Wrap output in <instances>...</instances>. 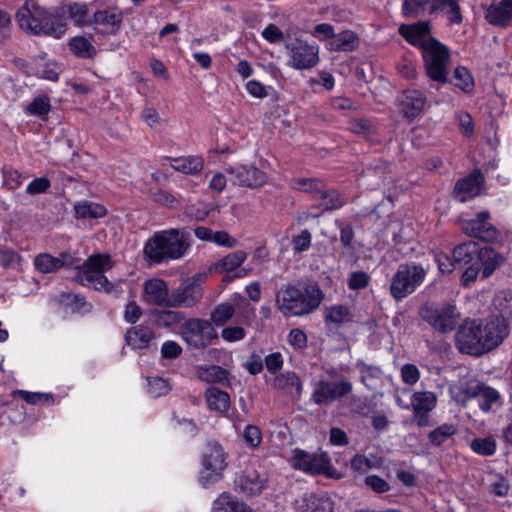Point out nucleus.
I'll return each instance as SVG.
<instances>
[{
  "instance_id": "f257e3e1",
  "label": "nucleus",
  "mask_w": 512,
  "mask_h": 512,
  "mask_svg": "<svg viewBox=\"0 0 512 512\" xmlns=\"http://www.w3.org/2000/svg\"><path fill=\"white\" fill-rule=\"evenodd\" d=\"M509 335L497 319L465 320L456 332V346L461 353L480 356L498 347Z\"/></svg>"
},
{
  "instance_id": "f03ea898",
  "label": "nucleus",
  "mask_w": 512,
  "mask_h": 512,
  "mask_svg": "<svg viewBox=\"0 0 512 512\" xmlns=\"http://www.w3.org/2000/svg\"><path fill=\"white\" fill-rule=\"evenodd\" d=\"M60 268L77 269L74 279L83 286L110 293L114 285L109 282L104 273L113 267V261L107 253H95L90 255L83 263L69 253H63L59 257Z\"/></svg>"
},
{
  "instance_id": "7ed1b4c3",
  "label": "nucleus",
  "mask_w": 512,
  "mask_h": 512,
  "mask_svg": "<svg viewBox=\"0 0 512 512\" xmlns=\"http://www.w3.org/2000/svg\"><path fill=\"white\" fill-rule=\"evenodd\" d=\"M325 298L315 282L286 285L276 293V307L285 317H302L316 311Z\"/></svg>"
},
{
  "instance_id": "20e7f679",
  "label": "nucleus",
  "mask_w": 512,
  "mask_h": 512,
  "mask_svg": "<svg viewBox=\"0 0 512 512\" xmlns=\"http://www.w3.org/2000/svg\"><path fill=\"white\" fill-rule=\"evenodd\" d=\"M19 27L35 36L61 38L66 33V24L54 11L40 6L35 0H25L15 15Z\"/></svg>"
},
{
  "instance_id": "39448f33",
  "label": "nucleus",
  "mask_w": 512,
  "mask_h": 512,
  "mask_svg": "<svg viewBox=\"0 0 512 512\" xmlns=\"http://www.w3.org/2000/svg\"><path fill=\"white\" fill-rule=\"evenodd\" d=\"M189 248V235L185 231L169 229L156 232L149 238L143 253L150 263L161 264L184 257Z\"/></svg>"
},
{
  "instance_id": "423d86ee",
  "label": "nucleus",
  "mask_w": 512,
  "mask_h": 512,
  "mask_svg": "<svg viewBox=\"0 0 512 512\" xmlns=\"http://www.w3.org/2000/svg\"><path fill=\"white\" fill-rule=\"evenodd\" d=\"M227 467V453L222 445L216 441H208L201 458L199 482L208 487L218 482Z\"/></svg>"
},
{
  "instance_id": "0eeeda50",
  "label": "nucleus",
  "mask_w": 512,
  "mask_h": 512,
  "mask_svg": "<svg viewBox=\"0 0 512 512\" xmlns=\"http://www.w3.org/2000/svg\"><path fill=\"white\" fill-rule=\"evenodd\" d=\"M427 271L421 265L406 263L399 265L390 283L392 297L399 301L412 294L425 280Z\"/></svg>"
},
{
  "instance_id": "6e6552de",
  "label": "nucleus",
  "mask_w": 512,
  "mask_h": 512,
  "mask_svg": "<svg viewBox=\"0 0 512 512\" xmlns=\"http://www.w3.org/2000/svg\"><path fill=\"white\" fill-rule=\"evenodd\" d=\"M421 51L428 77L433 81L446 83L450 58L448 48L438 40H433Z\"/></svg>"
},
{
  "instance_id": "1a4fd4ad",
  "label": "nucleus",
  "mask_w": 512,
  "mask_h": 512,
  "mask_svg": "<svg viewBox=\"0 0 512 512\" xmlns=\"http://www.w3.org/2000/svg\"><path fill=\"white\" fill-rule=\"evenodd\" d=\"M421 318L435 331L447 334L456 329L460 321V313L452 304H443L436 307H422Z\"/></svg>"
},
{
  "instance_id": "9d476101",
  "label": "nucleus",
  "mask_w": 512,
  "mask_h": 512,
  "mask_svg": "<svg viewBox=\"0 0 512 512\" xmlns=\"http://www.w3.org/2000/svg\"><path fill=\"white\" fill-rule=\"evenodd\" d=\"M181 335L188 345L199 349L210 345L217 338V331L210 321L191 318L183 323Z\"/></svg>"
},
{
  "instance_id": "9b49d317",
  "label": "nucleus",
  "mask_w": 512,
  "mask_h": 512,
  "mask_svg": "<svg viewBox=\"0 0 512 512\" xmlns=\"http://www.w3.org/2000/svg\"><path fill=\"white\" fill-rule=\"evenodd\" d=\"M295 469L302 470L311 475L332 476L334 467L326 453H309L304 450H295L290 460Z\"/></svg>"
},
{
  "instance_id": "f8f14e48",
  "label": "nucleus",
  "mask_w": 512,
  "mask_h": 512,
  "mask_svg": "<svg viewBox=\"0 0 512 512\" xmlns=\"http://www.w3.org/2000/svg\"><path fill=\"white\" fill-rule=\"evenodd\" d=\"M352 391V384L347 380L328 381L319 380L314 387L312 400L315 404L329 406L333 402L348 395Z\"/></svg>"
},
{
  "instance_id": "ddd939ff",
  "label": "nucleus",
  "mask_w": 512,
  "mask_h": 512,
  "mask_svg": "<svg viewBox=\"0 0 512 512\" xmlns=\"http://www.w3.org/2000/svg\"><path fill=\"white\" fill-rule=\"evenodd\" d=\"M290 54V65L296 69H310L319 61V47L306 41L294 39L287 45Z\"/></svg>"
},
{
  "instance_id": "4468645a",
  "label": "nucleus",
  "mask_w": 512,
  "mask_h": 512,
  "mask_svg": "<svg viewBox=\"0 0 512 512\" xmlns=\"http://www.w3.org/2000/svg\"><path fill=\"white\" fill-rule=\"evenodd\" d=\"M203 296L200 284L193 279L181 283L170 292L169 307L191 308L195 306Z\"/></svg>"
},
{
  "instance_id": "2eb2a0df",
  "label": "nucleus",
  "mask_w": 512,
  "mask_h": 512,
  "mask_svg": "<svg viewBox=\"0 0 512 512\" xmlns=\"http://www.w3.org/2000/svg\"><path fill=\"white\" fill-rule=\"evenodd\" d=\"M225 172L231 176L234 185L248 188L260 187L268 179L266 173L254 165L229 166L225 168Z\"/></svg>"
},
{
  "instance_id": "dca6fc26",
  "label": "nucleus",
  "mask_w": 512,
  "mask_h": 512,
  "mask_svg": "<svg viewBox=\"0 0 512 512\" xmlns=\"http://www.w3.org/2000/svg\"><path fill=\"white\" fill-rule=\"evenodd\" d=\"M489 218V212H479L474 219L463 222L462 229L471 237L485 242H493L498 239L499 232L494 225L488 222Z\"/></svg>"
},
{
  "instance_id": "f3484780",
  "label": "nucleus",
  "mask_w": 512,
  "mask_h": 512,
  "mask_svg": "<svg viewBox=\"0 0 512 512\" xmlns=\"http://www.w3.org/2000/svg\"><path fill=\"white\" fill-rule=\"evenodd\" d=\"M316 201H318L317 208L320 210L318 213L305 212L299 218L301 222H306L310 218H316L326 211H332L342 208L346 204L345 197L336 189H328L326 184L322 188Z\"/></svg>"
},
{
  "instance_id": "a211bd4d",
  "label": "nucleus",
  "mask_w": 512,
  "mask_h": 512,
  "mask_svg": "<svg viewBox=\"0 0 512 512\" xmlns=\"http://www.w3.org/2000/svg\"><path fill=\"white\" fill-rule=\"evenodd\" d=\"M142 299L149 305L169 307L170 291L167 283L160 278L145 281Z\"/></svg>"
},
{
  "instance_id": "6ab92c4d",
  "label": "nucleus",
  "mask_w": 512,
  "mask_h": 512,
  "mask_svg": "<svg viewBox=\"0 0 512 512\" xmlns=\"http://www.w3.org/2000/svg\"><path fill=\"white\" fill-rule=\"evenodd\" d=\"M123 14L117 8H108L94 13L92 24L94 29L107 35H114L120 29Z\"/></svg>"
},
{
  "instance_id": "aec40b11",
  "label": "nucleus",
  "mask_w": 512,
  "mask_h": 512,
  "mask_svg": "<svg viewBox=\"0 0 512 512\" xmlns=\"http://www.w3.org/2000/svg\"><path fill=\"white\" fill-rule=\"evenodd\" d=\"M400 35L410 44L424 49L426 44L430 43L435 38L430 36L431 27L429 21H420L413 24H402L399 27Z\"/></svg>"
},
{
  "instance_id": "412c9836",
  "label": "nucleus",
  "mask_w": 512,
  "mask_h": 512,
  "mask_svg": "<svg viewBox=\"0 0 512 512\" xmlns=\"http://www.w3.org/2000/svg\"><path fill=\"white\" fill-rule=\"evenodd\" d=\"M267 485V476L255 470L245 471L235 480V488L247 496H255L262 493Z\"/></svg>"
},
{
  "instance_id": "4be33fe9",
  "label": "nucleus",
  "mask_w": 512,
  "mask_h": 512,
  "mask_svg": "<svg viewBox=\"0 0 512 512\" xmlns=\"http://www.w3.org/2000/svg\"><path fill=\"white\" fill-rule=\"evenodd\" d=\"M398 102L404 117L414 119L423 112L426 97L420 91L406 90L401 94Z\"/></svg>"
},
{
  "instance_id": "5701e85b",
  "label": "nucleus",
  "mask_w": 512,
  "mask_h": 512,
  "mask_svg": "<svg viewBox=\"0 0 512 512\" xmlns=\"http://www.w3.org/2000/svg\"><path fill=\"white\" fill-rule=\"evenodd\" d=\"M461 390L468 398H477L480 408L486 412L489 411L492 404L496 403L500 398L497 390L482 383L466 385L463 386Z\"/></svg>"
},
{
  "instance_id": "b1692460",
  "label": "nucleus",
  "mask_w": 512,
  "mask_h": 512,
  "mask_svg": "<svg viewBox=\"0 0 512 512\" xmlns=\"http://www.w3.org/2000/svg\"><path fill=\"white\" fill-rule=\"evenodd\" d=\"M483 181L484 178L479 172H474L468 177L459 180L453 191L455 198L460 202H465L466 200L478 195Z\"/></svg>"
},
{
  "instance_id": "393cba45",
  "label": "nucleus",
  "mask_w": 512,
  "mask_h": 512,
  "mask_svg": "<svg viewBox=\"0 0 512 512\" xmlns=\"http://www.w3.org/2000/svg\"><path fill=\"white\" fill-rule=\"evenodd\" d=\"M485 19L492 25L507 27L512 21V0H502L486 8Z\"/></svg>"
},
{
  "instance_id": "a878e982",
  "label": "nucleus",
  "mask_w": 512,
  "mask_h": 512,
  "mask_svg": "<svg viewBox=\"0 0 512 512\" xmlns=\"http://www.w3.org/2000/svg\"><path fill=\"white\" fill-rule=\"evenodd\" d=\"M359 37L351 30H344L335 34L326 44L327 49L334 52H353L358 49Z\"/></svg>"
},
{
  "instance_id": "bb28decb",
  "label": "nucleus",
  "mask_w": 512,
  "mask_h": 512,
  "mask_svg": "<svg viewBox=\"0 0 512 512\" xmlns=\"http://www.w3.org/2000/svg\"><path fill=\"white\" fill-rule=\"evenodd\" d=\"M154 339V332L144 325H137L127 330L125 342L133 349H145Z\"/></svg>"
},
{
  "instance_id": "cd10ccee",
  "label": "nucleus",
  "mask_w": 512,
  "mask_h": 512,
  "mask_svg": "<svg viewBox=\"0 0 512 512\" xmlns=\"http://www.w3.org/2000/svg\"><path fill=\"white\" fill-rule=\"evenodd\" d=\"M429 14L445 12L451 24H460L463 21L461 8L457 0H430Z\"/></svg>"
},
{
  "instance_id": "c85d7f7f",
  "label": "nucleus",
  "mask_w": 512,
  "mask_h": 512,
  "mask_svg": "<svg viewBox=\"0 0 512 512\" xmlns=\"http://www.w3.org/2000/svg\"><path fill=\"white\" fill-rule=\"evenodd\" d=\"M299 512H332V503L327 497H319L313 493L304 494L296 501Z\"/></svg>"
},
{
  "instance_id": "c756f323",
  "label": "nucleus",
  "mask_w": 512,
  "mask_h": 512,
  "mask_svg": "<svg viewBox=\"0 0 512 512\" xmlns=\"http://www.w3.org/2000/svg\"><path fill=\"white\" fill-rule=\"evenodd\" d=\"M494 311L498 315H492L488 319H497L502 321L509 331L508 319L512 315V292L503 290L497 293L493 299Z\"/></svg>"
},
{
  "instance_id": "7c9ffc66",
  "label": "nucleus",
  "mask_w": 512,
  "mask_h": 512,
  "mask_svg": "<svg viewBox=\"0 0 512 512\" xmlns=\"http://www.w3.org/2000/svg\"><path fill=\"white\" fill-rule=\"evenodd\" d=\"M154 323L161 328L174 329L183 325L185 315L175 310H154L152 312Z\"/></svg>"
},
{
  "instance_id": "2f4dec72",
  "label": "nucleus",
  "mask_w": 512,
  "mask_h": 512,
  "mask_svg": "<svg viewBox=\"0 0 512 512\" xmlns=\"http://www.w3.org/2000/svg\"><path fill=\"white\" fill-rule=\"evenodd\" d=\"M273 386L287 393H292L294 389L298 398L301 396L303 390L301 379L294 371H286L278 374L274 378Z\"/></svg>"
},
{
  "instance_id": "473e14b6",
  "label": "nucleus",
  "mask_w": 512,
  "mask_h": 512,
  "mask_svg": "<svg viewBox=\"0 0 512 512\" xmlns=\"http://www.w3.org/2000/svg\"><path fill=\"white\" fill-rule=\"evenodd\" d=\"M503 262V257L491 248H481L477 263L482 271V277L488 278L495 269Z\"/></svg>"
},
{
  "instance_id": "72a5a7b5",
  "label": "nucleus",
  "mask_w": 512,
  "mask_h": 512,
  "mask_svg": "<svg viewBox=\"0 0 512 512\" xmlns=\"http://www.w3.org/2000/svg\"><path fill=\"white\" fill-rule=\"evenodd\" d=\"M479 245L474 241L459 244L453 249L452 257L456 264H471L476 262L480 252Z\"/></svg>"
},
{
  "instance_id": "f704fd0d",
  "label": "nucleus",
  "mask_w": 512,
  "mask_h": 512,
  "mask_svg": "<svg viewBox=\"0 0 512 512\" xmlns=\"http://www.w3.org/2000/svg\"><path fill=\"white\" fill-rule=\"evenodd\" d=\"M205 398L209 409L224 413L229 409L230 396L227 392L216 387H209L205 391Z\"/></svg>"
},
{
  "instance_id": "c9c22d12",
  "label": "nucleus",
  "mask_w": 512,
  "mask_h": 512,
  "mask_svg": "<svg viewBox=\"0 0 512 512\" xmlns=\"http://www.w3.org/2000/svg\"><path fill=\"white\" fill-rule=\"evenodd\" d=\"M170 165L177 171L193 175L203 169L204 161L199 156H186L170 159Z\"/></svg>"
},
{
  "instance_id": "e433bc0d",
  "label": "nucleus",
  "mask_w": 512,
  "mask_h": 512,
  "mask_svg": "<svg viewBox=\"0 0 512 512\" xmlns=\"http://www.w3.org/2000/svg\"><path fill=\"white\" fill-rule=\"evenodd\" d=\"M383 464V458L374 455L367 457L363 454H356L350 460L351 469L360 475L365 474L368 470L380 468Z\"/></svg>"
},
{
  "instance_id": "4c0bfd02",
  "label": "nucleus",
  "mask_w": 512,
  "mask_h": 512,
  "mask_svg": "<svg viewBox=\"0 0 512 512\" xmlns=\"http://www.w3.org/2000/svg\"><path fill=\"white\" fill-rule=\"evenodd\" d=\"M325 183L319 178L299 177L291 180V187L295 190L309 193L313 199H317Z\"/></svg>"
},
{
  "instance_id": "58836bf2",
  "label": "nucleus",
  "mask_w": 512,
  "mask_h": 512,
  "mask_svg": "<svg viewBox=\"0 0 512 512\" xmlns=\"http://www.w3.org/2000/svg\"><path fill=\"white\" fill-rule=\"evenodd\" d=\"M246 258L247 254L242 250L229 253L214 264V269L220 273L233 271L240 267Z\"/></svg>"
},
{
  "instance_id": "ea45409f",
  "label": "nucleus",
  "mask_w": 512,
  "mask_h": 512,
  "mask_svg": "<svg viewBox=\"0 0 512 512\" xmlns=\"http://www.w3.org/2000/svg\"><path fill=\"white\" fill-rule=\"evenodd\" d=\"M353 315L346 305H332L325 309V321L336 325L351 322Z\"/></svg>"
},
{
  "instance_id": "a19ab883",
  "label": "nucleus",
  "mask_w": 512,
  "mask_h": 512,
  "mask_svg": "<svg viewBox=\"0 0 512 512\" xmlns=\"http://www.w3.org/2000/svg\"><path fill=\"white\" fill-rule=\"evenodd\" d=\"M69 48L79 58H93L97 50L91 42L82 36H77L69 41Z\"/></svg>"
},
{
  "instance_id": "79ce46f5",
  "label": "nucleus",
  "mask_w": 512,
  "mask_h": 512,
  "mask_svg": "<svg viewBox=\"0 0 512 512\" xmlns=\"http://www.w3.org/2000/svg\"><path fill=\"white\" fill-rule=\"evenodd\" d=\"M75 214L77 218L81 219H96L106 215L107 210L103 205L83 202L75 205Z\"/></svg>"
},
{
  "instance_id": "37998d69",
  "label": "nucleus",
  "mask_w": 512,
  "mask_h": 512,
  "mask_svg": "<svg viewBox=\"0 0 512 512\" xmlns=\"http://www.w3.org/2000/svg\"><path fill=\"white\" fill-rule=\"evenodd\" d=\"M411 405L414 413L430 412L436 405V396L432 392H415Z\"/></svg>"
},
{
  "instance_id": "c03bdc74",
  "label": "nucleus",
  "mask_w": 512,
  "mask_h": 512,
  "mask_svg": "<svg viewBox=\"0 0 512 512\" xmlns=\"http://www.w3.org/2000/svg\"><path fill=\"white\" fill-rule=\"evenodd\" d=\"M200 380L207 383H222L227 380V371L218 365L200 367L197 371Z\"/></svg>"
},
{
  "instance_id": "a18cd8bd",
  "label": "nucleus",
  "mask_w": 512,
  "mask_h": 512,
  "mask_svg": "<svg viewBox=\"0 0 512 512\" xmlns=\"http://www.w3.org/2000/svg\"><path fill=\"white\" fill-rule=\"evenodd\" d=\"M235 307L228 302L218 304L210 314V322L216 326L226 324L234 315Z\"/></svg>"
},
{
  "instance_id": "49530a36",
  "label": "nucleus",
  "mask_w": 512,
  "mask_h": 512,
  "mask_svg": "<svg viewBox=\"0 0 512 512\" xmlns=\"http://www.w3.org/2000/svg\"><path fill=\"white\" fill-rule=\"evenodd\" d=\"M427 6H430V0H403L402 15L408 19L417 18L423 15Z\"/></svg>"
},
{
  "instance_id": "de8ad7c7",
  "label": "nucleus",
  "mask_w": 512,
  "mask_h": 512,
  "mask_svg": "<svg viewBox=\"0 0 512 512\" xmlns=\"http://www.w3.org/2000/svg\"><path fill=\"white\" fill-rule=\"evenodd\" d=\"M457 432V427L453 424H442L431 431L428 435L430 442L434 446H440Z\"/></svg>"
},
{
  "instance_id": "09e8293b",
  "label": "nucleus",
  "mask_w": 512,
  "mask_h": 512,
  "mask_svg": "<svg viewBox=\"0 0 512 512\" xmlns=\"http://www.w3.org/2000/svg\"><path fill=\"white\" fill-rule=\"evenodd\" d=\"M470 447L475 453L479 455L490 456L495 453L497 444L496 441L491 437L476 438L471 441Z\"/></svg>"
},
{
  "instance_id": "8fccbe9b",
  "label": "nucleus",
  "mask_w": 512,
  "mask_h": 512,
  "mask_svg": "<svg viewBox=\"0 0 512 512\" xmlns=\"http://www.w3.org/2000/svg\"><path fill=\"white\" fill-rule=\"evenodd\" d=\"M242 504L230 494L223 493L214 501L213 512H237Z\"/></svg>"
},
{
  "instance_id": "3c124183",
  "label": "nucleus",
  "mask_w": 512,
  "mask_h": 512,
  "mask_svg": "<svg viewBox=\"0 0 512 512\" xmlns=\"http://www.w3.org/2000/svg\"><path fill=\"white\" fill-rule=\"evenodd\" d=\"M50 99L46 95H39L27 106L26 111L34 116L44 117L50 111Z\"/></svg>"
},
{
  "instance_id": "603ef678",
  "label": "nucleus",
  "mask_w": 512,
  "mask_h": 512,
  "mask_svg": "<svg viewBox=\"0 0 512 512\" xmlns=\"http://www.w3.org/2000/svg\"><path fill=\"white\" fill-rule=\"evenodd\" d=\"M22 261L18 252L9 247H0V266L5 269H17Z\"/></svg>"
},
{
  "instance_id": "864d4df0",
  "label": "nucleus",
  "mask_w": 512,
  "mask_h": 512,
  "mask_svg": "<svg viewBox=\"0 0 512 512\" xmlns=\"http://www.w3.org/2000/svg\"><path fill=\"white\" fill-rule=\"evenodd\" d=\"M454 78L456 80L455 85L463 92L469 93L473 90L474 81L467 68L462 66L457 67L454 70Z\"/></svg>"
},
{
  "instance_id": "5fc2aeb1",
  "label": "nucleus",
  "mask_w": 512,
  "mask_h": 512,
  "mask_svg": "<svg viewBox=\"0 0 512 512\" xmlns=\"http://www.w3.org/2000/svg\"><path fill=\"white\" fill-rule=\"evenodd\" d=\"M59 260L50 254H40L35 258L34 265L41 273H52L59 269Z\"/></svg>"
},
{
  "instance_id": "6e6d98bb",
  "label": "nucleus",
  "mask_w": 512,
  "mask_h": 512,
  "mask_svg": "<svg viewBox=\"0 0 512 512\" xmlns=\"http://www.w3.org/2000/svg\"><path fill=\"white\" fill-rule=\"evenodd\" d=\"M213 210V205L207 202H199L187 207L186 213L196 221L205 220Z\"/></svg>"
},
{
  "instance_id": "4d7b16f0",
  "label": "nucleus",
  "mask_w": 512,
  "mask_h": 512,
  "mask_svg": "<svg viewBox=\"0 0 512 512\" xmlns=\"http://www.w3.org/2000/svg\"><path fill=\"white\" fill-rule=\"evenodd\" d=\"M170 391L169 383L160 377L149 379L148 392L152 397H160L166 395Z\"/></svg>"
},
{
  "instance_id": "13d9d810",
  "label": "nucleus",
  "mask_w": 512,
  "mask_h": 512,
  "mask_svg": "<svg viewBox=\"0 0 512 512\" xmlns=\"http://www.w3.org/2000/svg\"><path fill=\"white\" fill-rule=\"evenodd\" d=\"M365 485L373 492L381 494L390 490L389 483L378 475H369L364 480Z\"/></svg>"
},
{
  "instance_id": "bf43d9fd",
  "label": "nucleus",
  "mask_w": 512,
  "mask_h": 512,
  "mask_svg": "<svg viewBox=\"0 0 512 512\" xmlns=\"http://www.w3.org/2000/svg\"><path fill=\"white\" fill-rule=\"evenodd\" d=\"M51 182L46 177H39L32 180L26 187V193L29 195H38L48 191Z\"/></svg>"
},
{
  "instance_id": "052dcab7",
  "label": "nucleus",
  "mask_w": 512,
  "mask_h": 512,
  "mask_svg": "<svg viewBox=\"0 0 512 512\" xmlns=\"http://www.w3.org/2000/svg\"><path fill=\"white\" fill-rule=\"evenodd\" d=\"M243 438L247 446L256 448L262 440L260 429L254 425H247L243 432Z\"/></svg>"
},
{
  "instance_id": "680f3d73",
  "label": "nucleus",
  "mask_w": 512,
  "mask_h": 512,
  "mask_svg": "<svg viewBox=\"0 0 512 512\" xmlns=\"http://www.w3.org/2000/svg\"><path fill=\"white\" fill-rule=\"evenodd\" d=\"M13 395L20 396L25 402L29 404H37L41 402L43 399L47 402L52 401L53 397L49 394L39 393V392H28L24 390H16L13 392Z\"/></svg>"
},
{
  "instance_id": "e2e57ef3",
  "label": "nucleus",
  "mask_w": 512,
  "mask_h": 512,
  "mask_svg": "<svg viewBox=\"0 0 512 512\" xmlns=\"http://www.w3.org/2000/svg\"><path fill=\"white\" fill-rule=\"evenodd\" d=\"M68 15L76 26H82L86 23L87 8L79 4L69 5Z\"/></svg>"
},
{
  "instance_id": "0e129e2a",
  "label": "nucleus",
  "mask_w": 512,
  "mask_h": 512,
  "mask_svg": "<svg viewBox=\"0 0 512 512\" xmlns=\"http://www.w3.org/2000/svg\"><path fill=\"white\" fill-rule=\"evenodd\" d=\"M311 233L308 230H303L299 235L292 239L293 250L296 253L304 252L311 246Z\"/></svg>"
},
{
  "instance_id": "69168bd1",
  "label": "nucleus",
  "mask_w": 512,
  "mask_h": 512,
  "mask_svg": "<svg viewBox=\"0 0 512 512\" xmlns=\"http://www.w3.org/2000/svg\"><path fill=\"white\" fill-rule=\"evenodd\" d=\"M369 282V276L364 271H355L350 275L348 280V287L351 290L364 289Z\"/></svg>"
},
{
  "instance_id": "338daca9",
  "label": "nucleus",
  "mask_w": 512,
  "mask_h": 512,
  "mask_svg": "<svg viewBox=\"0 0 512 512\" xmlns=\"http://www.w3.org/2000/svg\"><path fill=\"white\" fill-rule=\"evenodd\" d=\"M401 378L404 383L413 385L420 378L419 369L414 364H405L401 368Z\"/></svg>"
},
{
  "instance_id": "774afa93",
  "label": "nucleus",
  "mask_w": 512,
  "mask_h": 512,
  "mask_svg": "<svg viewBox=\"0 0 512 512\" xmlns=\"http://www.w3.org/2000/svg\"><path fill=\"white\" fill-rule=\"evenodd\" d=\"M221 336L227 342H235L242 340L246 336V332L241 326H229L221 331Z\"/></svg>"
}]
</instances>
